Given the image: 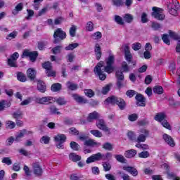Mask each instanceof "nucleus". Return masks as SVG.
<instances>
[{
    "instance_id": "obj_1",
    "label": "nucleus",
    "mask_w": 180,
    "mask_h": 180,
    "mask_svg": "<svg viewBox=\"0 0 180 180\" xmlns=\"http://www.w3.org/2000/svg\"><path fill=\"white\" fill-rule=\"evenodd\" d=\"M106 65L103 69V61H100L97 65L94 68V74L98 77L101 81H105L106 79V75L103 72V70L108 74H112L113 71H115V67H113V64H115V56L110 55L108 58L105 60Z\"/></svg>"
},
{
    "instance_id": "obj_2",
    "label": "nucleus",
    "mask_w": 180,
    "mask_h": 180,
    "mask_svg": "<svg viewBox=\"0 0 180 180\" xmlns=\"http://www.w3.org/2000/svg\"><path fill=\"white\" fill-rule=\"evenodd\" d=\"M108 158H112V153H108L105 155H102V153H98L89 157L86 160V164H91V162H95L96 161H101V160H108Z\"/></svg>"
},
{
    "instance_id": "obj_3",
    "label": "nucleus",
    "mask_w": 180,
    "mask_h": 180,
    "mask_svg": "<svg viewBox=\"0 0 180 180\" xmlns=\"http://www.w3.org/2000/svg\"><path fill=\"white\" fill-rule=\"evenodd\" d=\"M105 103H111V105L117 104L121 110H123L124 108H126V102L124 100L117 98L115 96H112L111 97H108L105 101Z\"/></svg>"
},
{
    "instance_id": "obj_4",
    "label": "nucleus",
    "mask_w": 180,
    "mask_h": 180,
    "mask_svg": "<svg viewBox=\"0 0 180 180\" xmlns=\"http://www.w3.org/2000/svg\"><path fill=\"white\" fill-rule=\"evenodd\" d=\"M124 51L126 61H127L129 64H132L134 68H136V66L137 65V60H133V55H131V53L130 52V47L129 46V45L124 46Z\"/></svg>"
},
{
    "instance_id": "obj_5",
    "label": "nucleus",
    "mask_w": 180,
    "mask_h": 180,
    "mask_svg": "<svg viewBox=\"0 0 180 180\" xmlns=\"http://www.w3.org/2000/svg\"><path fill=\"white\" fill-rule=\"evenodd\" d=\"M152 16L158 20H164L165 19V14H164V9L158 7H153Z\"/></svg>"
},
{
    "instance_id": "obj_6",
    "label": "nucleus",
    "mask_w": 180,
    "mask_h": 180,
    "mask_svg": "<svg viewBox=\"0 0 180 180\" xmlns=\"http://www.w3.org/2000/svg\"><path fill=\"white\" fill-rule=\"evenodd\" d=\"M57 37H59L60 40H64L65 37H67V34L65 32L63 31L60 28H58L54 34H53V38L55 39L53 41L54 44H57L58 43V40L57 39Z\"/></svg>"
},
{
    "instance_id": "obj_7",
    "label": "nucleus",
    "mask_w": 180,
    "mask_h": 180,
    "mask_svg": "<svg viewBox=\"0 0 180 180\" xmlns=\"http://www.w3.org/2000/svg\"><path fill=\"white\" fill-rule=\"evenodd\" d=\"M37 56H39L37 51L31 52L25 50L22 53V58H25V57H30V61H32V63H34V61H36V59L37 58Z\"/></svg>"
},
{
    "instance_id": "obj_8",
    "label": "nucleus",
    "mask_w": 180,
    "mask_h": 180,
    "mask_svg": "<svg viewBox=\"0 0 180 180\" xmlns=\"http://www.w3.org/2000/svg\"><path fill=\"white\" fill-rule=\"evenodd\" d=\"M150 134V132L147 129H141L140 131V134L137 136L136 139V143H144L147 139V136Z\"/></svg>"
},
{
    "instance_id": "obj_9",
    "label": "nucleus",
    "mask_w": 180,
    "mask_h": 180,
    "mask_svg": "<svg viewBox=\"0 0 180 180\" xmlns=\"http://www.w3.org/2000/svg\"><path fill=\"white\" fill-rule=\"evenodd\" d=\"M52 102H56L51 96H45L42 98H37L35 101L37 103H39L40 105H49V103H51Z\"/></svg>"
},
{
    "instance_id": "obj_10",
    "label": "nucleus",
    "mask_w": 180,
    "mask_h": 180,
    "mask_svg": "<svg viewBox=\"0 0 180 180\" xmlns=\"http://www.w3.org/2000/svg\"><path fill=\"white\" fill-rule=\"evenodd\" d=\"M96 127L100 130H103V131H105V133H108V134H110V130L109 128L106 126V123H105V120L101 119L98 120L96 122Z\"/></svg>"
},
{
    "instance_id": "obj_11",
    "label": "nucleus",
    "mask_w": 180,
    "mask_h": 180,
    "mask_svg": "<svg viewBox=\"0 0 180 180\" xmlns=\"http://www.w3.org/2000/svg\"><path fill=\"white\" fill-rule=\"evenodd\" d=\"M116 77L117 79V86L119 88H122L124 86L123 80L124 79V75H123V72L122 70H118L116 72Z\"/></svg>"
},
{
    "instance_id": "obj_12",
    "label": "nucleus",
    "mask_w": 180,
    "mask_h": 180,
    "mask_svg": "<svg viewBox=\"0 0 180 180\" xmlns=\"http://www.w3.org/2000/svg\"><path fill=\"white\" fill-rule=\"evenodd\" d=\"M32 168L36 176H41V175H43V169H41L39 162L34 163L32 165Z\"/></svg>"
},
{
    "instance_id": "obj_13",
    "label": "nucleus",
    "mask_w": 180,
    "mask_h": 180,
    "mask_svg": "<svg viewBox=\"0 0 180 180\" xmlns=\"http://www.w3.org/2000/svg\"><path fill=\"white\" fill-rule=\"evenodd\" d=\"M162 139L170 147H175V141L172 137L167 134L162 135Z\"/></svg>"
},
{
    "instance_id": "obj_14",
    "label": "nucleus",
    "mask_w": 180,
    "mask_h": 180,
    "mask_svg": "<svg viewBox=\"0 0 180 180\" xmlns=\"http://www.w3.org/2000/svg\"><path fill=\"white\" fill-rule=\"evenodd\" d=\"M122 169H124V171H127V172H129L133 176H137V175H139V172H137V169L134 167L124 166Z\"/></svg>"
},
{
    "instance_id": "obj_15",
    "label": "nucleus",
    "mask_w": 180,
    "mask_h": 180,
    "mask_svg": "<svg viewBox=\"0 0 180 180\" xmlns=\"http://www.w3.org/2000/svg\"><path fill=\"white\" fill-rule=\"evenodd\" d=\"M135 98L137 101V105L139 106H146V98H144L143 95L137 94Z\"/></svg>"
},
{
    "instance_id": "obj_16",
    "label": "nucleus",
    "mask_w": 180,
    "mask_h": 180,
    "mask_svg": "<svg viewBox=\"0 0 180 180\" xmlns=\"http://www.w3.org/2000/svg\"><path fill=\"white\" fill-rule=\"evenodd\" d=\"M72 96L77 103H88V100H86V98H84L78 94H72Z\"/></svg>"
},
{
    "instance_id": "obj_17",
    "label": "nucleus",
    "mask_w": 180,
    "mask_h": 180,
    "mask_svg": "<svg viewBox=\"0 0 180 180\" xmlns=\"http://www.w3.org/2000/svg\"><path fill=\"white\" fill-rule=\"evenodd\" d=\"M94 53L96 54V60H101V57H102V51H101V45H99V44H96Z\"/></svg>"
},
{
    "instance_id": "obj_18",
    "label": "nucleus",
    "mask_w": 180,
    "mask_h": 180,
    "mask_svg": "<svg viewBox=\"0 0 180 180\" xmlns=\"http://www.w3.org/2000/svg\"><path fill=\"white\" fill-rule=\"evenodd\" d=\"M84 144L88 147H95V146L99 147V146H101V143L96 142L94 139L86 140Z\"/></svg>"
},
{
    "instance_id": "obj_19",
    "label": "nucleus",
    "mask_w": 180,
    "mask_h": 180,
    "mask_svg": "<svg viewBox=\"0 0 180 180\" xmlns=\"http://www.w3.org/2000/svg\"><path fill=\"white\" fill-rule=\"evenodd\" d=\"M98 118H99V113H98V112L96 111H94L89 115L87 117V122H89V123H91L93 120H95Z\"/></svg>"
},
{
    "instance_id": "obj_20",
    "label": "nucleus",
    "mask_w": 180,
    "mask_h": 180,
    "mask_svg": "<svg viewBox=\"0 0 180 180\" xmlns=\"http://www.w3.org/2000/svg\"><path fill=\"white\" fill-rule=\"evenodd\" d=\"M54 140L56 143H65V140H67V137L63 134H59L54 137Z\"/></svg>"
},
{
    "instance_id": "obj_21",
    "label": "nucleus",
    "mask_w": 180,
    "mask_h": 180,
    "mask_svg": "<svg viewBox=\"0 0 180 180\" xmlns=\"http://www.w3.org/2000/svg\"><path fill=\"white\" fill-rule=\"evenodd\" d=\"M137 154V150L134 149L128 150L125 152L124 156L126 158H133Z\"/></svg>"
},
{
    "instance_id": "obj_22",
    "label": "nucleus",
    "mask_w": 180,
    "mask_h": 180,
    "mask_svg": "<svg viewBox=\"0 0 180 180\" xmlns=\"http://www.w3.org/2000/svg\"><path fill=\"white\" fill-rule=\"evenodd\" d=\"M66 86L70 91H77V89H78V84L72 82H68L66 83Z\"/></svg>"
},
{
    "instance_id": "obj_23",
    "label": "nucleus",
    "mask_w": 180,
    "mask_h": 180,
    "mask_svg": "<svg viewBox=\"0 0 180 180\" xmlns=\"http://www.w3.org/2000/svg\"><path fill=\"white\" fill-rule=\"evenodd\" d=\"M27 75L28 78L33 80L36 78V70L33 68H30L27 70Z\"/></svg>"
},
{
    "instance_id": "obj_24",
    "label": "nucleus",
    "mask_w": 180,
    "mask_h": 180,
    "mask_svg": "<svg viewBox=\"0 0 180 180\" xmlns=\"http://www.w3.org/2000/svg\"><path fill=\"white\" fill-rule=\"evenodd\" d=\"M154 120L161 123L163 120H165V114L163 112L158 113L155 115Z\"/></svg>"
},
{
    "instance_id": "obj_25",
    "label": "nucleus",
    "mask_w": 180,
    "mask_h": 180,
    "mask_svg": "<svg viewBox=\"0 0 180 180\" xmlns=\"http://www.w3.org/2000/svg\"><path fill=\"white\" fill-rule=\"evenodd\" d=\"M37 89L39 92L44 94L46 92V84L42 81H38Z\"/></svg>"
},
{
    "instance_id": "obj_26",
    "label": "nucleus",
    "mask_w": 180,
    "mask_h": 180,
    "mask_svg": "<svg viewBox=\"0 0 180 180\" xmlns=\"http://www.w3.org/2000/svg\"><path fill=\"white\" fill-rule=\"evenodd\" d=\"M23 10V3H19L13 10L12 13L13 15H18L19 12Z\"/></svg>"
},
{
    "instance_id": "obj_27",
    "label": "nucleus",
    "mask_w": 180,
    "mask_h": 180,
    "mask_svg": "<svg viewBox=\"0 0 180 180\" xmlns=\"http://www.w3.org/2000/svg\"><path fill=\"white\" fill-rule=\"evenodd\" d=\"M10 107H11V103H8V101L3 100L0 102V112L5 110V108H10Z\"/></svg>"
},
{
    "instance_id": "obj_28",
    "label": "nucleus",
    "mask_w": 180,
    "mask_h": 180,
    "mask_svg": "<svg viewBox=\"0 0 180 180\" xmlns=\"http://www.w3.org/2000/svg\"><path fill=\"white\" fill-rule=\"evenodd\" d=\"M25 134H27V131L26 129H22L20 131L19 134L16 136L15 141H20V139H23Z\"/></svg>"
},
{
    "instance_id": "obj_29",
    "label": "nucleus",
    "mask_w": 180,
    "mask_h": 180,
    "mask_svg": "<svg viewBox=\"0 0 180 180\" xmlns=\"http://www.w3.org/2000/svg\"><path fill=\"white\" fill-rule=\"evenodd\" d=\"M69 158L74 162H77V161H81V156L76 155L74 153H72L69 155Z\"/></svg>"
},
{
    "instance_id": "obj_30",
    "label": "nucleus",
    "mask_w": 180,
    "mask_h": 180,
    "mask_svg": "<svg viewBox=\"0 0 180 180\" xmlns=\"http://www.w3.org/2000/svg\"><path fill=\"white\" fill-rule=\"evenodd\" d=\"M154 94H157V95H162L164 94V89L161 86H155L153 87Z\"/></svg>"
},
{
    "instance_id": "obj_31",
    "label": "nucleus",
    "mask_w": 180,
    "mask_h": 180,
    "mask_svg": "<svg viewBox=\"0 0 180 180\" xmlns=\"http://www.w3.org/2000/svg\"><path fill=\"white\" fill-rule=\"evenodd\" d=\"M169 106H172V108H179L180 102L175 101L174 98H169Z\"/></svg>"
},
{
    "instance_id": "obj_32",
    "label": "nucleus",
    "mask_w": 180,
    "mask_h": 180,
    "mask_svg": "<svg viewBox=\"0 0 180 180\" xmlns=\"http://www.w3.org/2000/svg\"><path fill=\"white\" fill-rule=\"evenodd\" d=\"M51 89L53 92H58V91H61V84L55 83L52 84Z\"/></svg>"
},
{
    "instance_id": "obj_33",
    "label": "nucleus",
    "mask_w": 180,
    "mask_h": 180,
    "mask_svg": "<svg viewBox=\"0 0 180 180\" xmlns=\"http://www.w3.org/2000/svg\"><path fill=\"white\" fill-rule=\"evenodd\" d=\"M91 134H93L94 137L101 138L103 137V134H102V132L98 129H94L90 131Z\"/></svg>"
},
{
    "instance_id": "obj_34",
    "label": "nucleus",
    "mask_w": 180,
    "mask_h": 180,
    "mask_svg": "<svg viewBox=\"0 0 180 180\" xmlns=\"http://www.w3.org/2000/svg\"><path fill=\"white\" fill-rule=\"evenodd\" d=\"M169 8L172 9H179V2L177 0H173L172 3L169 5Z\"/></svg>"
},
{
    "instance_id": "obj_35",
    "label": "nucleus",
    "mask_w": 180,
    "mask_h": 180,
    "mask_svg": "<svg viewBox=\"0 0 180 180\" xmlns=\"http://www.w3.org/2000/svg\"><path fill=\"white\" fill-rule=\"evenodd\" d=\"M77 26L75 25H72L70 28L69 33L71 37H75V33H77Z\"/></svg>"
},
{
    "instance_id": "obj_36",
    "label": "nucleus",
    "mask_w": 180,
    "mask_h": 180,
    "mask_svg": "<svg viewBox=\"0 0 180 180\" xmlns=\"http://www.w3.org/2000/svg\"><path fill=\"white\" fill-rule=\"evenodd\" d=\"M42 68H44V70H46V71H47V70H51L53 68V65H51V62L47 61V62L42 63Z\"/></svg>"
},
{
    "instance_id": "obj_37",
    "label": "nucleus",
    "mask_w": 180,
    "mask_h": 180,
    "mask_svg": "<svg viewBox=\"0 0 180 180\" xmlns=\"http://www.w3.org/2000/svg\"><path fill=\"white\" fill-rule=\"evenodd\" d=\"M17 78L18 81H20V82H26V75H25V74H23L22 72H18L17 74Z\"/></svg>"
},
{
    "instance_id": "obj_38",
    "label": "nucleus",
    "mask_w": 180,
    "mask_h": 180,
    "mask_svg": "<svg viewBox=\"0 0 180 180\" xmlns=\"http://www.w3.org/2000/svg\"><path fill=\"white\" fill-rule=\"evenodd\" d=\"M91 37L93 40H99V39H102V33L101 32H96L92 34Z\"/></svg>"
},
{
    "instance_id": "obj_39",
    "label": "nucleus",
    "mask_w": 180,
    "mask_h": 180,
    "mask_svg": "<svg viewBox=\"0 0 180 180\" xmlns=\"http://www.w3.org/2000/svg\"><path fill=\"white\" fill-rule=\"evenodd\" d=\"M79 46V44L78 43H73V44H70L68 46L65 48V49L68 51L70 50H74L75 49H77Z\"/></svg>"
},
{
    "instance_id": "obj_40",
    "label": "nucleus",
    "mask_w": 180,
    "mask_h": 180,
    "mask_svg": "<svg viewBox=\"0 0 180 180\" xmlns=\"http://www.w3.org/2000/svg\"><path fill=\"white\" fill-rule=\"evenodd\" d=\"M103 148L107 151H112L113 150V145L110 143L106 142L103 145Z\"/></svg>"
},
{
    "instance_id": "obj_41",
    "label": "nucleus",
    "mask_w": 180,
    "mask_h": 180,
    "mask_svg": "<svg viewBox=\"0 0 180 180\" xmlns=\"http://www.w3.org/2000/svg\"><path fill=\"white\" fill-rule=\"evenodd\" d=\"M133 19H134V17L133 15H131V14L127 13L124 15V20L127 23H131V22H133Z\"/></svg>"
},
{
    "instance_id": "obj_42",
    "label": "nucleus",
    "mask_w": 180,
    "mask_h": 180,
    "mask_svg": "<svg viewBox=\"0 0 180 180\" xmlns=\"http://www.w3.org/2000/svg\"><path fill=\"white\" fill-rule=\"evenodd\" d=\"M102 166L103 167V171H105V172H108L110 171V169H112V166L109 162H103Z\"/></svg>"
},
{
    "instance_id": "obj_43",
    "label": "nucleus",
    "mask_w": 180,
    "mask_h": 180,
    "mask_svg": "<svg viewBox=\"0 0 180 180\" xmlns=\"http://www.w3.org/2000/svg\"><path fill=\"white\" fill-rule=\"evenodd\" d=\"M18 36V32L14 31L6 37V40H12L13 39H16Z\"/></svg>"
},
{
    "instance_id": "obj_44",
    "label": "nucleus",
    "mask_w": 180,
    "mask_h": 180,
    "mask_svg": "<svg viewBox=\"0 0 180 180\" xmlns=\"http://www.w3.org/2000/svg\"><path fill=\"white\" fill-rule=\"evenodd\" d=\"M122 68L124 72H129L130 71V66H129L126 61L122 62Z\"/></svg>"
},
{
    "instance_id": "obj_45",
    "label": "nucleus",
    "mask_w": 180,
    "mask_h": 180,
    "mask_svg": "<svg viewBox=\"0 0 180 180\" xmlns=\"http://www.w3.org/2000/svg\"><path fill=\"white\" fill-rule=\"evenodd\" d=\"M115 158L118 161V162H122L123 164H125L126 162V159L124 158V156L122 155H116L115 156Z\"/></svg>"
},
{
    "instance_id": "obj_46",
    "label": "nucleus",
    "mask_w": 180,
    "mask_h": 180,
    "mask_svg": "<svg viewBox=\"0 0 180 180\" xmlns=\"http://www.w3.org/2000/svg\"><path fill=\"white\" fill-rule=\"evenodd\" d=\"M56 103H58V105L63 106L67 104V101H65V98L59 97L58 98L56 99Z\"/></svg>"
},
{
    "instance_id": "obj_47",
    "label": "nucleus",
    "mask_w": 180,
    "mask_h": 180,
    "mask_svg": "<svg viewBox=\"0 0 180 180\" xmlns=\"http://www.w3.org/2000/svg\"><path fill=\"white\" fill-rule=\"evenodd\" d=\"M70 148L75 151H78L79 150V145L75 141H72L70 142Z\"/></svg>"
},
{
    "instance_id": "obj_48",
    "label": "nucleus",
    "mask_w": 180,
    "mask_h": 180,
    "mask_svg": "<svg viewBox=\"0 0 180 180\" xmlns=\"http://www.w3.org/2000/svg\"><path fill=\"white\" fill-rule=\"evenodd\" d=\"M50 110H51V113H52V115H61V112L58 111V108H57V107H56V105H52L50 108Z\"/></svg>"
},
{
    "instance_id": "obj_49",
    "label": "nucleus",
    "mask_w": 180,
    "mask_h": 180,
    "mask_svg": "<svg viewBox=\"0 0 180 180\" xmlns=\"http://www.w3.org/2000/svg\"><path fill=\"white\" fill-rule=\"evenodd\" d=\"M86 30L87 32H92L94 30V22H88L86 25Z\"/></svg>"
},
{
    "instance_id": "obj_50",
    "label": "nucleus",
    "mask_w": 180,
    "mask_h": 180,
    "mask_svg": "<svg viewBox=\"0 0 180 180\" xmlns=\"http://www.w3.org/2000/svg\"><path fill=\"white\" fill-rule=\"evenodd\" d=\"M151 27L153 30H158L159 29H161V24L153 21L151 23Z\"/></svg>"
},
{
    "instance_id": "obj_51",
    "label": "nucleus",
    "mask_w": 180,
    "mask_h": 180,
    "mask_svg": "<svg viewBox=\"0 0 180 180\" xmlns=\"http://www.w3.org/2000/svg\"><path fill=\"white\" fill-rule=\"evenodd\" d=\"M131 49L134 50V51H139L141 49V44L139 42L134 43L131 45Z\"/></svg>"
},
{
    "instance_id": "obj_52",
    "label": "nucleus",
    "mask_w": 180,
    "mask_h": 180,
    "mask_svg": "<svg viewBox=\"0 0 180 180\" xmlns=\"http://www.w3.org/2000/svg\"><path fill=\"white\" fill-rule=\"evenodd\" d=\"M6 129H15V123L13 121L8 120L6 122Z\"/></svg>"
},
{
    "instance_id": "obj_53",
    "label": "nucleus",
    "mask_w": 180,
    "mask_h": 180,
    "mask_svg": "<svg viewBox=\"0 0 180 180\" xmlns=\"http://www.w3.org/2000/svg\"><path fill=\"white\" fill-rule=\"evenodd\" d=\"M150 155V153L147 150H144L140 153H139V158H148V156Z\"/></svg>"
},
{
    "instance_id": "obj_54",
    "label": "nucleus",
    "mask_w": 180,
    "mask_h": 180,
    "mask_svg": "<svg viewBox=\"0 0 180 180\" xmlns=\"http://www.w3.org/2000/svg\"><path fill=\"white\" fill-rule=\"evenodd\" d=\"M162 40L164 41V43H165V44H167V46H169V44H171L169 36L167 34L162 35Z\"/></svg>"
},
{
    "instance_id": "obj_55",
    "label": "nucleus",
    "mask_w": 180,
    "mask_h": 180,
    "mask_svg": "<svg viewBox=\"0 0 180 180\" xmlns=\"http://www.w3.org/2000/svg\"><path fill=\"white\" fill-rule=\"evenodd\" d=\"M84 94L89 98H92L95 95V92L92 89H86L84 90Z\"/></svg>"
},
{
    "instance_id": "obj_56",
    "label": "nucleus",
    "mask_w": 180,
    "mask_h": 180,
    "mask_svg": "<svg viewBox=\"0 0 180 180\" xmlns=\"http://www.w3.org/2000/svg\"><path fill=\"white\" fill-rule=\"evenodd\" d=\"M40 143L44 144H49L50 143V137L47 136H44L41 138Z\"/></svg>"
},
{
    "instance_id": "obj_57",
    "label": "nucleus",
    "mask_w": 180,
    "mask_h": 180,
    "mask_svg": "<svg viewBox=\"0 0 180 180\" xmlns=\"http://www.w3.org/2000/svg\"><path fill=\"white\" fill-rule=\"evenodd\" d=\"M61 49H63V46H57L56 47H54L52 49V51L53 54H60L61 53Z\"/></svg>"
},
{
    "instance_id": "obj_58",
    "label": "nucleus",
    "mask_w": 180,
    "mask_h": 180,
    "mask_svg": "<svg viewBox=\"0 0 180 180\" xmlns=\"http://www.w3.org/2000/svg\"><path fill=\"white\" fill-rule=\"evenodd\" d=\"M70 134H72V136H78L79 134V131H78L75 127H72L69 129Z\"/></svg>"
},
{
    "instance_id": "obj_59",
    "label": "nucleus",
    "mask_w": 180,
    "mask_h": 180,
    "mask_svg": "<svg viewBox=\"0 0 180 180\" xmlns=\"http://www.w3.org/2000/svg\"><path fill=\"white\" fill-rule=\"evenodd\" d=\"M139 119V115L137 114H131L128 116V120L129 122H136Z\"/></svg>"
},
{
    "instance_id": "obj_60",
    "label": "nucleus",
    "mask_w": 180,
    "mask_h": 180,
    "mask_svg": "<svg viewBox=\"0 0 180 180\" xmlns=\"http://www.w3.org/2000/svg\"><path fill=\"white\" fill-rule=\"evenodd\" d=\"M169 36H170V37H172V39H174V40H177V41H179V40H180L179 35H178L175 32H169Z\"/></svg>"
},
{
    "instance_id": "obj_61",
    "label": "nucleus",
    "mask_w": 180,
    "mask_h": 180,
    "mask_svg": "<svg viewBox=\"0 0 180 180\" xmlns=\"http://www.w3.org/2000/svg\"><path fill=\"white\" fill-rule=\"evenodd\" d=\"M46 74L47 77H56V71H54L53 68L46 70Z\"/></svg>"
},
{
    "instance_id": "obj_62",
    "label": "nucleus",
    "mask_w": 180,
    "mask_h": 180,
    "mask_svg": "<svg viewBox=\"0 0 180 180\" xmlns=\"http://www.w3.org/2000/svg\"><path fill=\"white\" fill-rule=\"evenodd\" d=\"M161 124L163 126V127H165V129H167V130H171V125L169 124L168 121H167L166 120H163L161 122Z\"/></svg>"
},
{
    "instance_id": "obj_63",
    "label": "nucleus",
    "mask_w": 180,
    "mask_h": 180,
    "mask_svg": "<svg viewBox=\"0 0 180 180\" xmlns=\"http://www.w3.org/2000/svg\"><path fill=\"white\" fill-rule=\"evenodd\" d=\"M127 136L129 140H131L132 141H136V140L137 139H136V134H134L133 131L128 132Z\"/></svg>"
},
{
    "instance_id": "obj_64",
    "label": "nucleus",
    "mask_w": 180,
    "mask_h": 180,
    "mask_svg": "<svg viewBox=\"0 0 180 180\" xmlns=\"http://www.w3.org/2000/svg\"><path fill=\"white\" fill-rule=\"evenodd\" d=\"M112 2L115 6H123V1L122 0H112Z\"/></svg>"
}]
</instances>
